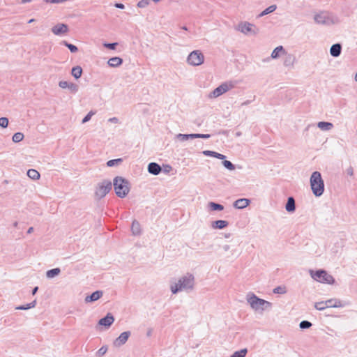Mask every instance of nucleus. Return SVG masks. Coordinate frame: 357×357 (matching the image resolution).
<instances>
[{"instance_id": "nucleus-1", "label": "nucleus", "mask_w": 357, "mask_h": 357, "mask_svg": "<svg viewBox=\"0 0 357 357\" xmlns=\"http://www.w3.org/2000/svg\"><path fill=\"white\" fill-rule=\"evenodd\" d=\"M195 285V278L191 273H186L178 278L176 280L172 281L169 284V289L172 294H177L179 292L192 291Z\"/></svg>"}, {"instance_id": "nucleus-2", "label": "nucleus", "mask_w": 357, "mask_h": 357, "mask_svg": "<svg viewBox=\"0 0 357 357\" xmlns=\"http://www.w3.org/2000/svg\"><path fill=\"white\" fill-rule=\"evenodd\" d=\"M245 300L256 314H263L265 311L270 310L272 308L273 305L271 302L259 298L252 292H249L246 295Z\"/></svg>"}, {"instance_id": "nucleus-3", "label": "nucleus", "mask_w": 357, "mask_h": 357, "mask_svg": "<svg viewBox=\"0 0 357 357\" xmlns=\"http://www.w3.org/2000/svg\"><path fill=\"white\" fill-rule=\"evenodd\" d=\"M314 20L319 24L326 26L337 25L341 23V18L336 14L321 11L314 15Z\"/></svg>"}, {"instance_id": "nucleus-4", "label": "nucleus", "mask_w": 357, "mask_h": 357, "mask_svg": "<svg viewBox=\"0 0 357 357\" xmlns=\"http://www.w3.org/2000/svg\"><path fill=\"white\" fill-rule=\"evenodd\" d=\"M310 188L315 197H320L324 192V182L319 172H312L310 178Z\"/></svg>"}, {"instance_id": "nucleus-5", "label": "nucleus", "mask_w": 357, "mask_h": 357, "mask_svg": "<svg viewBox=\"0 0 357 357\" xmlns=\"http://www.w3.org/2000/svg\"><path fill=\"white\" fill-rule=\"evenodd\" d=\"M114 188L116 195L121 198L125 197L130 191L129 182L121 176H116L113 181Z\"/></svg>"}, {"instance_id": "nucleus-6", "label": "nucleus", "mask_w": 357, "mask_h": 357, "mask_svg": "<svg viewBox=\"0 0 357 357\" xmlns=\"http://www.w3.org/2000/svg\"><path fill=\"white\" fill-rule=\"evenodd\" d=\"M309 273L313 280L320 283L333 284L335 282L333 276L323 269L317 271L310 270Z\"/></svg>"}, {"instance_id": "nucleus-7", "label": "nucleus", "mask_w": 357, "mask_h": 357, "mask_svg": "<svg viewBox=\"0 0 357 357\" xmlns=\"http://www.w3.org/2000/svg\"><path fill=\"white\" fill-rule=\"evenodd\" d=\"M236 30L246 36H255L259 33V29L256 25L247 21L240 22Z\"/></svg>"}, {"instance_id": "nucleus-8", "label": "nucleus", "mask_w": 357, "mask_h": 357, "mask_svg": "<svg viewBox=\"0 0 357 357\" xmlns=\"http://www.w3.org/2000/svg\"><path fill=\"white\" fill-rule=\"evenodd\" d=\"M235 87V83L232 81L222 82L220 86L213 90L209 94L211 99L217 98Z\"/></svg>"}, {"instance_id": "nucleus-9", "label": "nucleus", "mask_w": 357, "mask_h": 357, "mask_svg": "<svg viewBox=\"0 0 357 357\" xmlns=\"http://www.w3.org/2000/svg\"><path fill=\"white\" fill-rule=\"evenodd\" d=\"M204 55L200 50H193L188 54L186 62L189 66H199L204 63Z\"/></svg>"}, {"instance_id": "nucleus-10", "label": "nucleus", "mask_w": 357, "mask_h": 357, "mask_svg": "<svg viewBox=\"0 0 357 357\" xmlns=\"http://www.w3.org/2000/svg\"><path fill=\"white\" fill-rule=\"evenodd\" d=\"M112 189V182L108 180H104L98 183L95 196L96 199H100L103 198Z\"/></svg>"}, {"instance_id": "nucleus-11", "label": "nucleus", "mask_w": 357, "mask_h": 357, "mask_svg": "<svg viewBox=\"0 0 357 357\" xmlns=\"http://www.w3.org/2000/svg\"><path fill=\"white\" fill-rule=\"evenodd\" d=\"M131 335L130 331H124L121 333L119 337H117L113 342V345L114 347L119 348L123 344H126V342L128 341L129 337Z\"/></svg>"}, {"instance_id": "nucleus-12", "label": "nucleus", "mask_w": 357, "mask_h": 357, "mask_svg": "<svg viewBox=\"0 0 357 357\" xmlns=\"http://www.w3.org/2000/svg\"><path fill=\"white\" fill-rule=\"evenodd\" d=\"M221 249L222 250L224 254H225L227 257L229 258H237L241 255V252L236 249H232L231 245L229 244L222 245L221 246Z\"/></svg>"}, {"instance_id": "nucleus-13", "label": "nucleus", "mask_w": 357, "mask_h": 357, "mask_svg": "<svg viewBox=\"0 0 357 357\" xmlns=\"http://www.w3.org/2000/svg\"><path fill=\"white\" fill-rule=\"evenodd\" d=\"M68 31V26L63 23H59L52 28V32L56 36L65 35Z\"/></svg>"}, {"instance_id": "nucleus-14", "label": "nucleus", "mask_w": 357, "mask_h": 357, "mask_svg": "<svg viewBox=\"0 0 357 357\" xmlns=\"http://www.w3.org/2000/svg\"><path fill=\"white\" fill-rule=\"evenodd\" d=\"M296 63V57L294 54L286 52L283 58V66L288 68H293Z\"/></svg>"}, {"instance_id": "nucleus-15", "label": "nucleus", "mask_w": 357, "mask_h": 357, "mask_svg": "<svg viewBox=\"0 0 357 357\" xmlns=\"http://www.w3.org/2000/svg\"><path fill=\"white\" fill-rule=\"evenodd\" d=\"M114 321V317L111 313L100 319L98 321V325L104 326L106 329L109 328Z\"/></svg>"}, {"instance_id": "nucleus-16", "label": "nucleus", "mask_w": 357, "mask_h": 357, "mask_svg": "<svg viewBox=\"0 0 357 357\" xmlns=\"http://www.w3.org/2000/svg\"><path fill=\"white\" fill-rule=\"evenodd\" d=\"M59 86L61 89H68L73 93H77L79 90L78 85L67 81H60L59 82Z\"/></svg>"}, {"instance_id": "nucleus-17", "label": "nucleus", "mask_w": 357, "mask_h": 357, "mask_svg": "<svg viewBox=\"0 0 357 357\" xmlns=\"http://www.w3.org/2000/svg\"><path fill=\"white\" fill-rule=\"evenodd\" d=\"M103 295L102 291L98 290L93 292L91 295L86 296L84 298L86 303H93L100 299Z\"/></svg>"}, {"instance_id": "nucleus-18", "label": "nucleus", "mask_w": 357, "mask_h": 357, "mask_svg": "<svg viewBox=\"0 0 357 357\" xmlns=\"http://www.w3.org/2000/svg\"><path fill=\"white\" fill-rule=\"evenodd\" d=\"M287 51L282 45L276 47L271 54V58L272 59H278L280 57L286 54Z\"/></svg>"}, {"instance_id": "nucleus-19", "label": "nucleus", "mask_w": 357, "mask_h": 357, "mask_svg": "<svg viewBox=\"0 0 357 357\" xmlns=\"http://www.w3.org/2000/svg\"><path fill=\"white\" fill-rule=\"evenodd\" d=\"M250 203V199L246 198H241L237 200H236L233 206L238 209H243L246 208Z\"/></svg>"}, {"instance_id": "nucleus-20", "label": "nucleus", "mask_w": 357, "mask_h": 357, "mask_svg": "<svg viewBox=\"0 0 357 357\" xmlns=\"http://www.w3.org/2000/svg\"><path fill=\"white\" fill-rule=\"evenodd\" d=\"M161 170V167L156 162H151L148 165V172L153 175H158Z\"/></svg>"}, {"instance_id": "nucleus-21", "label": "nucleus", "mask_w": 357, "mask_h": 357, "mask_svg": "<svg viewBox=\"0 0 357 357\" xmlns=\"http://www.w3.org/2000/svg\"><path fill=\"white\" fill-rule=\"evenodd\" d=\"M326 303L327 308L328 307L337 308V307H342L344 306L343 303L340 300L337 299V298L328 299V300L326 301Z\"/></svg>"}, {"instance_id": "nucleus-22", "label": "nucleus", "mask_w": 357, "mask_h": 357, "mask_svg": "<svg viewBox=\"0 0 357 357\" xmlns=\"http://www.w3.org/2000/svg\"><path fill=\"white\" fill-rule=\"evenodd\" d=\"M342 45L340 43L333 45L330 48V54L333 57H338L341 54Z\"/></svg>"}, {"instance_id": "nucleus-23", "label": "nucleus", "mask_w": 357, "mask_h": 357, "mask_svg": "<svg viewBox=\"0 0 357 357\" xmlns=\"http://www.w3.org/2000/svg\"><path fill=\"white\" fill-rule=\"evenodd\" d=\"M229 223L226 220H215L212 222L211 223V227L214 229H222L228 226Z\"/></svg>"}, {"instance_id": "nucleus-24", "label": "nucleus", "mask_w": 357, "mask_h": 357, "mask_svg": "<svg viewBox=\"0 0 357 357\" xmlns=\"http://www.w3.org/2000/svg\"><path fill=\"white\" fill-rule=\"evenodd\" d=\"M317 127L322 131H330L334 126L331 122L319 121L317 123Z\"/></svg>"}, {"instance_id": "nucleus-25", "label": "nucleus", "mask_w": 357, "mask_h": 357, "mask_svg": "<svg viewBox=\"0 0 357 357\" xmlns=\"http://www.w3.org/2000/svg\"><path fill=\"white\" fill-rule=\"evenodd\" d=\"M174 139L176 141L183 142L190 139H194L193 134H177L175 135Z\"/></svg>"}, {"instance_id": "nucleus-26", "label": "nucleus", "mask_w": 357, "mask_h": 357, "mask_svg": "<svg viewBox=\"0 0 357 357\" xmlns=\"http://www.w3.org/2000/svg\"><path fill=\"white\" fill-rule=\"evenodd\" d=\"M285 209L289 213H293L296 210L295 200L294 197H289L285 205Z\"/></svg>"}, {"instance_id": "nucleus-27", "label": "nucleus", "mask_w": 357, "mask_h": 357, "mask_svg": "<svg viewBox=\"0 0 357 357\" xmlns=\"http://www.w3.org/2000/svg\"><path fill=\"white\" fill-rule=\"evenodd\" d=\"M123 63V59L120 57H112L107 61V64L112 68H116L120 66Z\"/></svg>"}, {"instance_id": "nucleus-28", "label": "nucleus", "mask_w": 357, "mask_h": 357, "mask_svg": "<svg viewBox=\"0 0 357 357\" xmlns=\"http://www.w3.org/2000/svg\"><path fill=\"white\" fill-rule=\"evenodd\" d=\"M202 153L204 155L214 157V158H216L220 160H224L226 158L225 155H222L221 153H217V152L213 151H208V150L204 151L202 152Z\"/></svg>"}, {"instance_id": "nucleus-29", "label": "nucleus", "mask_w": 357, "mask_h": 357, "mask_svg": "<svg viewBox=\"0 0 357 357\" xmlns=\"http://www.w3.org/2000/svg\"><path fill=\"white\" fill-rule=\"evenodd\" d=\"M61 273V269L59 268H55L51 270H48L45 275L48 279H52L57 277Z\"/></svg>"}, {"instance_id": "nucleus-30", "label": "nucleus", "mask_w": 357, "mask_h": 357, "mask_svg": "<svg viewBox=\"0 0 357 357\" xmlns=\"http://www.w3.org/2000/svg\"><path fill=\"white\" fill-rule=\"evenodd\" d=\"M131 231L133 235L137 236L141 234V226L140 224L137 221L134 220L132 223Z\"/></svg>"}, {"instance_id": "nucleus-31", "label": "nucleus", "mask_w": 357, "mask_h": 357, "mask_svg": "<svg viewBox=\"0 0 357 357\" xmlns=\"http://www.w3.org/2000/svg\"><path fill=\"white\" fill-rule=\"evenodd\" d=\"M27 176L32 180L37 181L40 178V175L39 172L33 169L27 171Z\"/></svg>"}, {"instance_id": "nucleus-32", "label": "nucleus", "mask_w": 357, "mask_h": 357, "mask_svg": "<svg viewBox=\"0 0 357 357\" xmlns=\"http://www.w3.org/2000/svg\"><path fill=\"white\" fill-rule=\"evenodd\" d=\"M208 208L211 211H221L224 209L223 205L213 202H210L208 203Z\"/></svg>"}, {"instance_id": "nucleus-33", "label": "nucleus", "mask_w": 357, "mask_h": 357, "mask_svg": "<svg viewBox=\"0 0 357 357\" xmlns=\"http://www.w3.org/2000/svg\"><path fill=\"white\" fill-rule=\"evenodd\" d=\"M71 74L75 79H79L82 74V68L79 66L73 67L71 70Z\"/></svg>"}, {"instance_id": "nucleus-34", "label": "nucleus", "mask_w": 357, "mask_h": 357, "mask_svg": "<svg viewBox=\"0 0 357 357\" xmlns=\"http://www.w3.org/2000/svg\"><path fill=\"white\" fill-rule=\"evenodd\" d=\"M277 8V6L275 5H271L268 6L267 8H266L264 11H262L259 15V17H262L266 15H268L269 13H271L274 12Z\"/></svg>"}, {"instance_id": "nucleus-35", "label": "nucleus", "mask_w": 357, "mask_h": 357, "mask_svg": "<svg viewBox=\"0 0 357 357\" xmlns=\"http://www.w3.org/2000/svg\"><path fill=\"white\" fill-rule=\"evenodd\" d=\"M24 137V134L22 132H19L15 133L13 135L12 140L15 143H18V142H20L21 141H22Z\"/></svg>"}, {"instance_id": "nucleus-36", "label": "nucleus", "mask_w": 357, "mask_h": 357, "mask_svg": "<svg viewBox=\"0 0 357 357\" xmlns=\"http://www.w3.org/2000/svg\"><path fill=\"white\" fill-rule=\"evenodd\" d=\"M247 353V349H242L239 351H235L230 357H245Z\"/></svg>"}, {"instance_id": "nucleus-37", "label": "nucleus", "mask_w": 357, "mask_h": 357, "mask_svg": "<svg viewBox=\"0 0 357 357\" xmlns=\"http://www.w3.org/2000/svg\"><path fill=\"white\" fill-rule=\"evenodd\" d=\"M223 166L227 168L229 171H233L235 169V165L230 161L223 160L222 161Z\"/></svg>"}, {"instance_id": "nucleus-38", "label": "nucleus", "mask_w": 357, "mask_h": 357, "mask_svg": "<svg viewBox=\"0 0 357 357\" xmlns=\"http://www.w3.org/2000/svg\"><path fill=\"white\" fill-rule=\"evenodd\" d=\"M121 162H122L121 158L114 159V160H110L107 161V165L108 167H114V166H117V165H120Z\"/></svg>"}, {"instance_id": "nucleus-39", "label": "nucleus", "mask_w": 357, "mask_h": 357, "mask_svg": "<svg viewBox=\"0 0 357 357\" xmlns=\"http://www.w3.org/2000/svg\"><path fill=\"white\" fill-rule=\"evenodd\" d=\"M314 307L319 311H322L327 308L326 301L317 302L314 303Z\"/></svg>"}, {"instance_id": "nucleus-40", "label": "nucleus", "mask_w": 357, "mask_h": 357, "mask_svg": "<svg viewBox=\"0 0 357 357\" xmlns=\"http://www.w3.org/2000/svg\"><path fill=\"white\" fill-rule=\"evenodd\" d=\"M62 43L65 46H66L69 49V50L73 53H75V52H77V50H78L77 47L75 45H74L73 44H70V43H67L66 41H63Z\"/></svg>"}, {"instance_id": "nucleus-41", "label": "nucleus", "mask_w": 357, "mask_h": 357, "mask_svg": "<svg viewBox=\"0 0 357 357\" xmlns=\"http://www.w3.org/2000/svg\"><path fill=\"white\" fill-rule=\"evenodd\" d=\"M287 292L285 287L278 286L273 289V293L278 294H284Z\"/></svg>"}, {"instance_id": "nucleus-42", "label": "nucleus", "mask_w": 357, "mask_h": 357, "mask_svg": "<svg viewBox=\"0 0 357 357\" xmlns=\"http://www.w3.org/2000/svg\"><path fill=\"white\" fill-rule=\"evenodd\" d=\"M107 351V347L105 346H102L101 348H100L97 351L96 356L97 357H102L106 354Z\"/></svg>"}, {"instance_id": "nucleus-43", "label": "nucleus", "mask_w": 357, "mask_h": 357, "mask_svg": "<svg viewBox=\"0 0 357 357\" xmlns=\"http://www.w3.org/2000/svg\"><path fill=\"white\" fill-rule=\"evenodd\" d=\"M95 114V112L90 111L82 119V123H86V122L89 121L91 119V117Z\"/></svg>"}, {"instance_id": "nucleus-44", "label": "nucleus", "mask_w": 357, "mask_h": 357, "mask_svg": "<svg viewBox=\"0 0 357 357\" xmlns=\"http://www.w3.org/2000/svg\"><path fill=\"white\" fill-rule=\"evenodd\" d=\"M8 126V119L6 117H1L0 118V126L1 128H6Z\"/></svg>"}, {"instance_id": "nucleus-45", "label": "nucleus", "mask_w": 357, "mask_h": 357, "mask_svg": "<svg viewBox=\"0 0 357 357\" xmlns=\"http://www.w3.org/2000/svg\"><path fill=\"white\" fill-rule=\"evenodd\" d=\"M311 326L312 324L308 321H302L299 324V326L301 329L309 328Z\"/></svg>"}, {"instance_id": "nucleus-46", "label": "nucleus", "mask_w": 357, "mask_h": 357, "mask_svg": "<svg viewBox=\"0 0 357 357\" xmlns=\"http://www.w3.org/2000/svg\"><path fill=\"white\" fill-rule=\"evenodd\" d=\"M149 3V0H141L138 2L137 6L139 8H146Z\"/></svg>"}, {"instance_id": "nucleus-47", "label": "nucleus", "mask_w": 357, "mask_h": 357, "mask_svg": "<svg viewBox=\"0 0 357 357\" xmlns=\"http://www.w3.org/2000/svg\"><path fill=\"white\" fill-rule=\"evenodd\" d=\"M211 136L208 134H193V137L195 139H197V138L208 139Z\"/></svg>"}, {"instance_id": "nucleus-48", "label": "nucleus", "mask_w": 357, "mask_h": 357, "mask_svg": "<svg viewBox=\"0 0 357 357\" xmlns=\"http://www.w3.org/2000/svg\"><path fill=\"white\" fill-rule=\"evenodd\" d=\"M104 47L108 48V49H110V50H114L117 45V43H105L104 45Z\"/></svg>"}, {"instance_id": "nucleus-49", "label": "nucleus", "mask_w": 357, "mask_h": 357, "mask_svg": "<svg viewBox=\"0 0 357 357\" xmlns=\"http://www.w3.org/2000/svg\"><path fill=\"white\" fill-rule=\"evenodd\" d=\"M108 122L114 124L120 123L119 119L116 117H112L108 119Z\"/></svg>"}, {"instance_id": "nucleus-50", "label": "nucleus", "mask_w": 357, "mask_h": 357, "mask_svg": "<svg viewBox=\"0 0 357 357\" xmlns=\"http://www.w3.org/2000/svg\"><path fill=\"white\" fill-rule=\"evenodd\" d=\"M47 3H60L66 1V0H45Z\"/></svg>"}, {"instance_id": "nucleus-51", "label": "nucleus", "mask_w": 357, "mask_h": 357, "mask_svg": "<svg viewBox=\"0 0 357 357\" xmlns=\"http://www.w3.org/2000/svg\"><path fill=\"white\" fill-rule=\"evenodd\" d=\"M347 175L352 176L354 175V169L351 167H348L346 169Z\"/></svg>"}, {"instance_id": "nucleus-52", "label": "nucleus", "mask_w": 357, "mask_h": 357, "mask_svg": "<svg viewBox=\"0 0 357 357\" xmlns=\"http://www.w3.org/2000/svg\"><path fill=\"white\" fill-rule=\"evenodd\" d=\"M15 309L20 310H25L30 309V307H28V304H26L25 305H20V306L17 307Z\"/></svg>"}, {"instance_id": "nucleus-53", "label": "nucleus", "mask_w": 357, "mask_h": 357, "mask_svg": "<svg viewBox=\"0 0 357 357\" xmlns=\"http://www.w3.org/2000/svg\"><path fill=\"white\" fill-rule=\"evenodd\" d=\"M114 6L116 8H118L120 9H123L125 8L124 5L122 3H116Z\"/></svg>"}, {"instance_id": "nucleus-54", "label": "nucleus", "mask_w": 357, "mask_h": 357, "mask_svg": "<svg viewBox=\"0 0 357 357\" xmlns=\"http://www.w3.org/2000/svg\"><path fill=\"white\" fill-rule=\"evenodd\" d=\"M36 301H33V302L28 304V307H30V309L33 308L36 306Z\"/></svg>"}, {"instance_id": "nucleus-55", "label": "nucleus", "mask_w": 357, "mask_h": 357, "mask_svg": "<svg viewBox=\"0 0 357 357\" xmlns=\"http://www.w3.org/2000/svg\"><path fill=\"white\" fill-rule=\"evenodd\" d=\"M251 102V100H246V101H244L241 103V106H245V105H249L250 103Z\"/></svg>"}, {"instance_id": "nucleus-56", "label": "nucleus", "mask_w": 357, "mask_h": 357, "mask_svg": "<svg viewBox=\"0 0 357 357\" xmlns=\"http://www.w3.org/2000/svg\"><path fill=\"white\" fill-rule=\"evenodd\" d=\"M38 287H34V288L33 289V290H32V294H33V295L36 294V292H37V291H38Z\"/></svg>"}, {"instance_id": "nucleus-57", "label": "nucleus", "mask_w": 357, "mask_h": 357, "mask_svg": "<svg viewBox=\"0 0 357 357\" xmlns=\"http://www.w3.org/2000/svg\"><path fill=\"white\" fill-rule=\"evenodd\" d=\"M33 227H29V228L28 229L27 233H28V234H31V233H32V232H33Z\"/></svg>"}, {"instance_id": "nucleus-58", "label": "nucleus", "mask_w": 357, "mask_h": 357, "mask_svg": "<svg viewBox=\"0 0 357 357\" xmlns=\"http://www.w3.org/2000/svg\"><path fill=\"white\" fill-rule=\"evenodd\" d=\"M152 333V329H149L147 331V336H151Z\"/></svg>"}, {"instance_id": "nucleus-59", "label": "nucleus", "mask_w": 357, "mask_h": 357, "mask_svg": "<svg viewBox=\"0 0 357 357\" xmlns=\"http://www.w3.org/2000/svg\"><path fill=\"white\" fill-rule=\"evenodd\" d=\"M354 80L357 82V70L354 76Z\"/></svg>"}, {"instance_id": "nucleus-60", "label": "nucleus", "mask_w": 357, "mask_h": 357, "mask_svg": "<svg viewBox=\"0 0 357 357\" xmlns=\"http://www.w3.org/2000/svg\"><path fill=\"white\" fill-rule=\"evenodd\" d=\"M33 22H35V20L34 19H31L28 22L29 23H32Z\"/></svg>"}, {"instance_id": "nucleus-61", "label": "nucleus", "mask_w": 357, "mask_h": 357, "mask_svg": "<svg viewBox=\"0 0 357 357\" xmlns=\"http://www.w3.org/2000/svg\"><path fill=\"white\" fill-rule=\"evenodd\" d=\"M167 168H168L169 169H172V167H171L170 166H167Z\"/></svg>"}, {"instance_id": "nucleus-62", "label": "nucleus", "mask_w": 357, "mask_h": 357, "mask_svg": "<svg viewBox=\"0 0 357 357\" xmlns=\"http://www.w3.org/2000/svg\"><path fill=\"white\" fill-rule=\"evenodd\" d=\"M23 2H27L28 0H22Z\"/></svg>"}, {"instance_id": "nucleus-63", "label": "nucleus", "mask_w": 357, "mask_h": 357, "mask_svg": "<svg viewBox=\"0 0 357 357\" xmlns=\"http://www.w3.org/2000/svg\"><path fill=\"white\" fill-rule=\"evenodd\" d=\"M184 30H187V28L185 26L183 27Z\"/></svg>"}]
</instances>
